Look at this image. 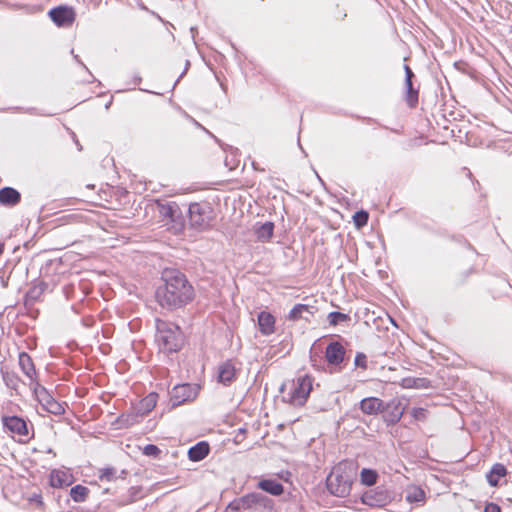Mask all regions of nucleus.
I'll return each mask as SVG.
<instances>
[{
    "label": "nucleus",
    "instance_id": "nucleus-1",
    "mask_svg": "<svg viewBox=\"0 0 512 512\" xmlns=\"http://www.w3.org/2000/svg\"><path fill=\"white\" fill-rule=\"evenodd\" d=\"M164 286L156 292V298L162 307H180L193 297V288L185 276L174 270H167L163 273Z\"/></svg>",
    "mask_w": 512,
    "mask_h": 512
},
{
    "label": "nucleus",
    "instance_id": "nucleus-2",
    "mask_svg": "<svg viewBox=\"0 0 512 512\" xmlns=\"http://www.w3.org/2000/svg\"><path fill=\"white\" fill-rule=\"evenodd\" d=\"M156 342L163 353L177 352L183 345V335L174 323L158 320Z\"/></svg>",
    "mask_w": 512,
    "mask_h": 512
},
{
    "label": "nucleus",
    "instance_id": "nucleus-3",
    "mask_svg": "<svg viewBox=\"0 0 512 512\" xmlns=\"http://www.w3.org/2000/svg\"><path fill=\"white\" fill-rule=\"evenodd\" d=\"M312 391V378L304 375L292 381L289 385L287 399L295 406H302L307 401Z\"/></svg>",
    "mask_w": 512,
    "mask_h": 512
},
{
    "label": "nucleus",
    "instance_id": "nucleus-4",
    "mask_svg": "<svg viewBox=\"0 0 512 512\" xmlns=\"http://www.w3.org/2000/svg\"><path fill=\"white\" fill-rule=\"evenodd\" d=\"M327 486L332 494L344 497L350 492L351 479L348 475H344L341 467H336L327 477Z\"/></svg>",
    "mask_w": 512,
    "mask_h": 512
},
{
    "label": "nucleus",
    "instance_id": "nucleus-5",
    "mask_svg": "<svg viewBox=\"0 0 512 512\" xmlns=\"http://www.w3.org/2000/svg\"><path fill=\"white\" fill-rule=\"evenodd\" d=\"M271 500L259 493H251L246 496H243L232 503L229 504V508L232 510H242V509H271Z\"/></svg>",
    "mask_w": 512,
    "mask_h": 512
},
{
    "label": "nucleus",
    "instance_id": "nucleus-6",
    "mask_svg": "<svg viewBox=\"0 0 512 512\" xmlns=\"http://www.w3.org/2000/svg\"><path fill=\"white\" fill-rule=\"evenodd\" d=\"M199 387L191 384L176 385L171 392L172 406H178L186 401L194 400L198 395Z\"/></svg>",
    "mask_w": 512,
    "mask_h": 512
},
{
    "label": "nucleus",
    "instance_id": "nucleus-7",
    "mask_svg": "<svg viewBox=\"0 0 512 512\" xmlns=\"http://www.w3.org/2000/svg\"><path fill=\"white\" fill-rule=\"evenodd\" d=\"M2 422L10 433L20 438H29L27 423L24 419L17 416H4Z\"/></svg>",
    "mask_w": 512,
    "mask_h": 512
},
{
    "label": "nucleus",
    "instance_id": "nucleus-8",
    "mask_svg": "<svg viewBox=\"0 0 512 512\" xmlns=\"http://www.w3.org/2000/svg\"><path fill=\"white\" fill-rule=\"evenodd\" d=\"M49 16L57 26H70L75 20V11L71 7L60 6L52 9Z\"/></svg>",
    "mask_w": 512,
    "mask_h": 512
},
{
    "label": "nucleus",
    "instance_id": "nucleus-9",
    "mask_svg": "<svg viewBox=\"0 0 512 512\" xmlns=\"http://www.w3.org/2000/svg\"><path fill=\"white\" fill-rule=\"evenodd\" d=\"M74 482V477L69 469H54L50 473V485L54 488H63L70 486Z\"/></svg>",
    "mask_w": 512,
    "mask_h": 512
},
{
    "label": "nucleus",
    "instance_id": "nucleus-10",
    "mask_svg": "<svg viewBox=\"0 0 512 512\" xmlns=\"http://www.w3.org/2000/svg\"><path fill=\"white\" fill-rule=\"evenodd\" d=\"M38 398L43 408L49 413L60 415L64 412L63 406L49 395L44 388L39 392Z\"/></svg>",
    "mask_w": 512,
    "mask_h": 512
},
{
    "label": "nucleus",
    "instance_id": "nucleus-11",
    "mask_svg": "<svg viewBox=\"0 0 512 512\" xmlns=\"http://www.w3.org/2000/svg\"><path fill=\"white\" fill-rule=\"evenodd\" d=\"M189 215L191 223L195 226L204 227L209 223V217L206 215V207L198 203L190 205Z\"/></svg>",
    "mask_w": 512,
    "mask_h": 512
},
{
    "label": "nucleus",
    "instance_id": "nucleus-12",
    "mask_svg": "<svg viewBox=\"0 0 512 512\" xmlns=\"http://www.w3.org/2000/svg\"><path fill=\"white\" fill-rule=\"evenodd\" d=\"M344 355V347L338 342L330 343L326 348L325 357L329 364L338 365L343 361Z\"/></svg>",
    "mask_w": 512,
    "mask_h": 512
},
{
    "label": "nucleus",
    "instance_id": "nucleus-13",
    "mask_svg": "<svg viewBox=\"0 0 512 512\" xmlns=\"http://www.w3.org/2000/svg\"><path fill=\"white\" fill-rule=\"evenodd\" d=\"M360 409L365 414L374 415L383 409V402L376 397L365 398L360 402Z\"/></svg>",
    "mask_w": 512,
    "mask_h": 512
},
{
    "label": "nucleus",
    "instance_id": "nucleus-14",
    "mask_svg": "<svg viewBox=\"0 0 512 512\" xmlns=\"http://www.w3.org/2000/svg\"><path fill=\"white\" fill-rule=\"evenodd\" d=\"M157 208L163 218L171 221H177L179 218V209L175 203H162L158 201Z\"/></svg>",
    "mask_w": 512,
    "mask_h": 512
},
{
    "label": "nucleus",
    "instance_id": "nucleus-15",
    "mask_svg": "<svg viewBox=\"0 0 512 512\" xmlns=\"http://www.w3.org/2000/svg\"><path fill=\"white\" fill-rule=\"evenodd\" d=\"M258 325L264 335H270L274 332L275 318L268 312H261L258 315Z\"/></svg>",
    "mask_w": 512,
    "mask_h": 512
},
{
    "label": "nucleus",
    "instance_id": "nucleus-16",
    "mask_svg": "<svg viewBox=\"0 0 512 512\" xmlns=\"http://www.w3.org/2000/svg\"><path fill=\"white\" fill-rule=\"evenodd\" d=\"M158 395L156 393H150L145 398H143L136 408L137 414L140 416H144L148 414L153 408L156 406Z\"/></svg>",
    "mask_w": 512,
    "mask_h": 512
},
{
    "label": "nucleus",
    "instance_id": "nucleus-17",
    "mask_svg": "<svg viewBox=\"0 0 512 512\" xmlns=\"http://www.w3.org/2000/svg\"><path fill=\"white\" fill-rule=\"evenodd\" d=\"M507 475V469L504 465L497 463L493 465L490 472L486 475L488 483L496 487L499 484V480Z\"/></svg>",
    "mask_w": 512,
    "mask_h": 512
},
{
    "label": "nucleus",
    "instance_id": "nucleus-18",
    "mask_svg": "<svg viewBox=\"0 0 512 512\" xmlns=\"http://www.w3.org/2000/svg\"><path fill=\"white\" fill-rule=\"evenodd\" d=\"M235 377V367L231 362H225L218 368V379L221 383H230Z\"/></svg>",
    "mask_w": 512,
    "mask_h": 512
},
{
    "label": "nucleus",
    "instance_id": "nucleus-19",
    "mask_svg": "<svg viewBox=\"0 0 512 512\" xmlns=\"http://www.w3.org/2000/svg\"><path fill=\"white\" fill-rule=\"evenodd\" d=\"M20 201V194L13 188L5 187L0 190V203L15 205Z\"/></svg>",
    "mask_w": 512,
    "mask_h": 512
},
{
    "label": "nucleus",
    "instance_id": "nucleus-20",
    "mask_svg": "<svg viewBox=\"0 0 512 512\" xmlns=\"http://www.w3.org/2000/svg\"><path fill=\"white\" fill-rule=\"evenodd\" d=\"M425 498V492L421 487L410 485L406 488V500L409 503H423Z\"/></svg>",
    "mask_w": 512,
    "mask_h": 512
},
{
    "label": "nucleus",
    "instance_id": "nucleus-21",
    "mask_svg": "<svg viewBox=\"0 0 512 512\" xmlns=\"http://www.w3.org/2000/svg\"><path fill=\"white\" fill-rule=\"evenodd\" d=\"M208 453V444L205 442H201L189 449L188 456L192 461H200L204 459L208 455Z\"/></svg>",
    "mask_w": 512,
    "mask_h": 512
},
{
    "label": "nucleus",
    "instance_id": "nucleus-22",
    "mask_svg": "<svg viewBox=\"0 0 512 512\" xmlns=\"http://www.w3.org/2000/svg\"><path fill=\"white\" fill-rule=\"evenodd\" d=\"M258 487L274 496L281 495L283 493V486L275 481L270 479L261 480L258 483Z\"/></svg>",
    "mask_w": 512,
    "mask_h": 512
},
{
    "label": "nucleus",
    "instance_id": "nucleus-23",
    "mask_svg": "<svg viewBox=\"0 0 512 512\" xmlns=\"http://www.w3.org/2000/svg\"><path fill=\"white\" fill-rule=\"evenodd\" d=\"M19 365L24 374L32 380L35 375V369L31 357L27 353L19 354Z\"/></svg>",
    "mask_w": 512,
    "mask_h": 512
},
{
    "label": "nucleus",
    "instance_id": "nucleus-24",
    "mask_svg": "<svg viewBox=\"0 0 512 512\" xmlns=\"http://www.w3.org/2000/svg\"><path fill=\"white\" fill-rule=\"evenodd\" d=\"M305 314H311L309 306L304 304H297L291 309L287 319L291 321H297L303 318L306 319Z\"/></svg>",
    "mask_w": 512,
    "mask_h": 512
},
{
    "label": "nucleus",
    "instance_id": "nucleus-25",
    "mask_svg": "<svg viewBox=\"0 0 512 512\" xmlns=\"http://www.w3.org/2000/svg\"><path fill=\"white\" fill-rule=\"evenodd\" d=\"M274 225L272 222H265L256 228L255 233L260 241H268L273 235Z\"/></svg>",
    "mask_w": 512,
    "mask_h": 512
},
{
    "label": "nucleus",
    "instance_id": "nucleus-26",
    "mask_svg": "<svg viewBox=\"0 0 512 512\" xmlns=\"http://www.w3.org/2000/svg\"><path fill=\"white\" fill-rule=\"evenodd\" d=\"M405 73H406V85H407V90H408V102L411 106H414V104L417 102V92L414 91L412 88L411 78L413 76V72L409 68V66H405Z\"/></svg>",
    "mask_w": 512,
    "mask_h": 512
},
{
    "label": "nucleus",
    "instance_id": "nucleus-27",
    "mask_svg": "<svg viewBox=\"0 0 512 512\" xmlns=\"http://www.w3.org/2000/svg\"><path fill=\"white\" fill-rule=\"evenodd\" d=\"M89 494L87 487L82 485H76L70 490V495L75 502H83L86 500Z\"/></svg>",
    "mask_w": 512,
    "mask_h": 512
},
{
    "label": "nucleus",
    "instance_id": "nucleus-28",
    "mask_svg": "<svg viewBox=\"0 0 512 512\" xmlns=\"http://www.w3.org/2000/svg\"><path fill=\"white\" fill-rule=\"evenodd\" d=\"M361 482L367 486H371L376 483L377 473L374 470L363 469L360 474Z\"/></svg>",
    "mask_w": 512,
    "mask_h": 512
},
{
    "label": "nucleus",
    "instance_id": "nucleus-29",
    "mask_svg": "<svg viewBox=\"0 0 512 512\" xmlns=\"http://www.w3.org/2000/svg\"><path fill=\"white\" fill-rule=\"evenodd\" d=\"M354 221L357 227H362L366 225L368 221V214L364 211L357 212L354 215Z\"/></svg>",
    "mask_w": 512,
    "mask_h": 512
},
{
    "label": "nucleus",
    "instance_id": "nucleus-30",
    "mask_svg": "<svg viewBox=\"0 0 512 512\" xmlns=\"http://www.w3.org/2000/svg\"><path fill=\"white\" fill-rule=\"evenodd\" d=\"M346 318H347V316L345 314L340 313V312H331L328 315L329 322L332 325H336L340 321L346 320Z\"/></svg>",
    "mask_w": 512,
    "mask_h": 512
},
{
    "label": "nucleus",
    "instance_id": "nucleus-31",
    "mask_svg": "<svg viewBox=\"0 0 512 512\" xmlns=\"http://www.w3.org/2000/svg\"><path fill=\"white\" fill-rule=\"evenodd\" d=\"M159 453H160V449L157 446L152 445V444L146 445L143 448V454H145L146 456L156 457L159 455Z\"/></svg>",
    "mask_w": 512,
    "mask_h": 512
},
{
    "label": "nucleus",
    "instance_id": "nucleus-32",
    "mask_svg": "<svg viewBox=\"0 0 512 512\" xmlns=\"http://www.w3.org/2000/svg\"><path fill=\"white\" fill-rule=\"evenodd\" d=\"M114 469L112 468H103L99 470V478L101 480H108L110 481L114 476Z\"/></svg>",
    "mask_w": 512,
    "mask_h": 512
},
{
    "label": "nucleus",
    "instance_id": "nucleus-33",
    "mask_svg": "<svg viewBox=\"0 0 512 512\" xmlns=\"http://www.w3.org/2000/svg\"><path fill=\"white\" fill-rule=\"evenodd\" d=\"M411 414L417 420L423 419L425 417V409L413 408L411 411Z\"/></svg>",
    "mask_w": 512,
    "mask_h": 512
},
{
    "label": "nucleus",
    "instance_id": "nucleus-34",
    "mask_svg": "<svg viewBox=\"0 0 512 512\" xmlns=\"http://www.w3.org/2000/svg\"><path fill=\"white\" fill-rule=\"evenodd\" d=\"M363 502L365 504H368V505H371V506H373V505H379L380 506V505L384 504L382 502L380 503V502L374 501L371 494L364 495Z\"/></svg>",
    "mask_w": 512,
    "mask_h": 512
},
{
    "label": "nucleus",
    "instance_id": "nucleus-35",
    "mask_svg": "<svg viewBox=\"0 0 512 512\" xmlns=\"http://www.w3.org/2000/svg\"><path fill=\"white\" fill-rule=\"evenodd\" d=\"M484 512H501V509L495 503H488L484 508Z\"/></svg>",
    "mask_w": 512,
    "mask_h": 512
},
{
    "label": "nucleus",
    "instance_id": "nucleus-36",
    "mask_svg": "<svg viewBox=\"0 0 512 512\" xmlns=\"http://www.w3.org/2000/svg\"><path fill=\"white\" fill-rule=\"evenodd\" d=\"M365 359L366 358H365L364 355H362V354L357 355L356 358H355L356 365H360L362 367H365Z\"/></svg>",
    "mask_w": 512,
    "mask_h": 512
},
{
    "label": "nucleus",
    "instance_id": "nucleus-37",
    "mask_svg": "<svg viewBox=\"0 0 512 512\" xmlns=\"http://www.w3.org/2000/svg\"><path fill=\"white\" fill-rule=\"evenodd\" d=\"M33 499L37 501L38 504H42L41 497L39 495H35Z\"/></svg>",
    "mask_w": 512,
    "mask_h": 512
},
{
    "label": "nucleus",
    "instance_id": "nucleus-38",
    "mask_svg": "<svg viewBox=\"0 0 512 512\" xmlns=\"http://www.w3.org/2000/svg\"><path fill=\"white\" fill-rule=\"evenodd\" d=\"M3 250H4V246L2 243H0V255L3 253Z\"/></svg>",
    "mask_w": 512,
    "mask_h": 512
},
{
    "label": "nucleus",
    "instance_id": "nucleus-39",
    "mask_svg": "<svg viewBox=\"0 0 512 512\" xmlns=\"http://www.w3.org/2000/svg\"><path fill=\"white\" fill-rule=\"evenodd\" d=\"M402 413H403L402 411H401V412H399L398 416L396 417V420H399V419H400V417H401Z\"/></svg>",
    "mask_w": 512,
    "mask_h": 512
}]
</instances>
